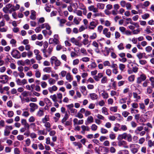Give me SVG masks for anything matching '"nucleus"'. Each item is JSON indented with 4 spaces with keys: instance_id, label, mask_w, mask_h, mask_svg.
Masks as SVG:
<instances>
[{
    "instance_id": "f257e3e1",
    "label": "nucleus",
    "mask_w": 154,
    "mask_h": 154,
    "mask_svg": "<svg viewBox=\"0 0 154 154\" xmlns=\"http://www.w3.org/2000/svg\"><path fill=\"white\" fill-rule=\"evenodd\" d=\"M69 114L66 113L61 120V123L64 125L65 127L70 126L72 125L71 121H67L69 119Z\"/></svg>"
},
{
    "instance_id": "f03ea898",
    "label": "nucleus",
    "mask_w": 154,
    "mask_h": 154,
    "mask_svg": "<svg viewBox=\"0 0 154 154\" xmlns=\"http://www.w3.org/2000/svg\"><path fill=\"white\" fill-rule=\"evenodd\" d=\"M50 62L52 65L54 64L55 67L59 66L61 63L60 61L54 56H53L51 57L50 59Z\"/></svg>"
},
{
    "instance_id": "7ed1b4c3",
    "label": "nucleus",
    "mask_w": 154,
    "mask_h": 154,
    "mask_svg": "<svg viewBox=\"0 0 154 154\" xmlns=\"http://www.w3.org/2000/svg\"><path fill=\"white\" fill-rule=\"evenodd\" d=\"M138 145L137 144L131 143L129 145V148L131 152L134 154L137 153L138 150V148L136 146Z\"/></svg>"
},
{
    "instance_id": "20e7f679",
    "label": "nucleus",
    "mask_w": 154,
    "mask_h": 154,
    "mask_svg": "<svg viewBox=\"0 0 154 154\" xmlns=\"http://www.w3.org/2000/svg\"><path fill=\"white\" fill-rule=\"evenodd\" d=\"M118 145L119 146L122 147L125 149H128L129 148L127 142L124 140H118Z\"/></svg>"
},
{
    "instance_id": "39448f33",
    "label": "nucleus",
    "mask_w": 154,
    "mask_h": 154,
    "mask_svg": "<svg viewBox=\"0 0 154 154\" xmlns=\"http://www.w3.org/2000/svg\"><path fill=\"white\" fill-rule=\"evenodd\" d=\"M11 54L12 57L15 58L19 59L21 57L20 53L16 49H14L12 51Z\"/></svg>"
},
{
    "instance_id": "423d86ee",
    "label": "nucleus",
    "mask_w": 154,
    "mask_h": 154,
    "mask_svg": "<svg viewBox=\"0 0 154 154\" xmlns=\"http://www.w3.org/2000/svg\"><path fill=\"white\" fill-rule=\"evenodd\" d=\"M8 76L6 75H0V83L2 84L6 83L8 81Z\"/></svg>"
},
{
    "instance_id": "0eeeda50",
    "label": "nucleus",
    "mask_w": 154,
    "mask_h": 154,
    "mask_svg": "<svg viewBox=\"0 0 154 154\" xmlns=\"http://www.w3.org/2000/svg\"><path fill=\"white\" fill-rule=\"evenodd\" d=\"M146 78V75L142 73L140 76L137 78V84H140L142 81H145Z\"/></svg>"
},
{
    "instance_id": "6e6552de",
    "label": "nucleus",
    "mask_w": 154,
    "mask_h": 154,
    "mask_svg": "<svg viewBox=\"0 0 154 154\" xmlns=\"http://www.w3.org/2000/svg\"><path fill=\"white\" fill-rule=\"evenodd\" d=\"M101 24L104 25L106 27H109L111 25V22L108 20H104L103 18H101L100 20Z\"/></svg>"
},
{
    "instance_id": "1a4fd4ad",
    "label": "nucleus",
    "mask_w": 154,
    "mask_h": 154,
    "mask_svg": "<svg viewBox=\"0 0 154 154\" xmlns=\"http://www.w3.org/2000/svg\"><path fill=\"white\" fill-rule=\"evenodd\" d=\"M79 9L83 10V13L84 15H86L87 13V10L86 7L82 3H79Z\"/></svg>"
},
{
    "instance_id": "9d476101",
    "label": "nucleus",
    "mask_w": 154,
    "mask_h": 154,
    "mask_svg": "<svg viewBox=\"0 0 154 154\" xmlns=\"http://www.w3.org/2000/svg\"><path fill=\"white\" fill-rule=\"evenodd\" d=\"M99 92L100 93L102 92L101 94V95L103 98L104 99H106L109 97V95L108 93L106 92L104 90H100L98 89Z\"/></svg>"
},
{
    "instance_id": "9b49d317",
    "label": "nucleus",
    "mask_w": 154,
    "mask_h": 154,
    "mask_svg": "<svg viewBox=\"0 0 154 154\" xmlns=\"http://www.w3.org/2000/svg\"><path fill=\"white\" fill-rule=\"evenodd\" d=\"M103 33L106 37L109 38L111 37V32L109 31V29L107 28H105L103 29Z\"/></svg>"
},
{
    "instance_id": "f8f14e48",
    "label": "nucleus",
    "mask_w": 154,
    "mask_h": 154,
    "mask_svg": "<svg viewBox=\"0 0 154 154\" xmlns=\"http://www.w3.org/2000/svg\"><path fill=\"white\" fill-rule=\"evenodd\" d=\"M48 42L50 44H54L55 45H57L60 43V42L58 39H56L53 38H51L49 39Z\"/></svg>"
},
{
    "instance_id": "ddd939ff",
    "label": "nucleus",
    "mask_w": 154,
    "mask_h": 154,
    "mask_svg": "<svg viewBox=\"0 0 154 154\" xmlns=\"http://www.w3.org/2000/svg\"><path fill=\"white\" fill-rule=\"evenodd\" d=\"M13 7V5L11 4H7L5 7L3 8V11L5 13H7L9 11L10 8Z\"/></svg>"
},
{
    "instance_id": "4468645a",
    "label": "nucleus",
    "mask_w": 154,
    "mask_h": 154,
    "mask_svg": "<svg viewBox=\"0 0 154 154\" xmlns=\"http://www.w3.org/2000/svg\"><path fill=\"white\" fill-rule=\"evenodd\" d=\"M98 24L97 22L94 21L90 22L88 27V28L91 29H94Z\"/></svg>"
},
{
    "instance_id": "2eb2a0df",
    "label": "nucleus",
    "mask_w": 154,
    "mask_h": 154,
    "mask_svg": "<svg viewBox=\"0 0 154 154\" xmlns=\"http://www.w3.org/2000/svg\"><path fill=\"white\" fill-rule=\"evenodd\" d=\"M29 106L30 107V111L31 112H33L38 108L37 105L34 103H31L29 104Z\"/></svg>"
},
{
    "instance_id": "dca6fc26",
    "label": "nucleus",
    "mask_w": 154,
    "mask_h": 154,
    "mask_svg": "<svg viewBox=\"0 0 154 154\" xmlns=\"http://www.w3.org/2000/svg\"><path fill=\"white\" fill-rule=\"evenodd\" d=\"M127 134L126 133L119 134L117 138V139L118 140H122L123 139H125L127 138Z\"/></svg>"
},
{
    "instance_id": "f3484780",
    "label": "nucleus",
    "mask_w": 154,
    "mask_h": 154,
    "mask_svg": "<svg viewBox=\"0 0 154 154\" xmlns=\"http://www.w3.org/2000/svg\"><path fill=\"white\" fill-rule=\"evenodd\" d=\"M89 11H92L94 13H96L98 12V9L96 8L94 5H91L88 7Z\"/></svg>"
},
{
    "instance_id": "a211bd4d",
    "label": "nucleus",
    "mask_w": 154,
    "mask_h": 154,
    "mask_svg": "<svg viewBox=\"0 0 154 154\" xmlns=\"http://www.w3.org/2000/svg\"><path fill=\"white\" fill-rule=\"evenodd\" d=\"M92 45L95 48V51L97 53H99L100 51L99 49V45L98 43L95 41H93L92 42Z\"/></svg>"
},
{
    "instance_id": "6ab92c4d",
    "label": "nucleus",
    "mask_w": 154,
    "mask_h": 154,
    "mask_svg": "<svg viewBox=\"0 0 154 154\" xmlns=\"http://www.w3.org/2000/svg\"><path fill=\"white\" fill-rule=\"evenodd\" d=\"M94 122V119L91 116H89L87 118L86 121L85 122V124L86 125L91 124Z\"/></svg>"
},
{
    "instance_id": "aec40b11",
    "label": "nucleus",
    "mask_w": 154,
    "mask_h": 154,
    "mask_svg": "<svg viewBox=\"0 0 154 154\" xmlns=\"http://www.w3.org/2000/svg\"><path fill=\"white\" fill-rule=\"evenodd\" d=\"M48 89L50 93H52L54 91H55L57 90V88L55 85H53L51 87H49Z\"/></svg>"
},
{
    "instance_id": "412c9836",
    "label": "nucleus",
    "mask_w": 154,
    "mask_h": 154,
    "mask_svg": "<svg viewBox=\"0 0 154 154\" xmlns=\"http://www.w3.org/2000/svg\"><path fill=\"white\" fill-rule=\"evenodd\" d=\"M41 27L42 29L45 28L48 30H50L51 28L50 26L47 23H45L41 25Z\"/></svg>"
},
{
    "instance_id": "4be33fe9",
    "label": "nucleus",
    "mask_w": 154,
    "mask_h": 154,
    "mask_svg": "<svg viewBox=\"0 0 154 154\" xmlns=\"http://www.w3.org/2000/svg\"><path fill=\"white\" fill-rule=\"evenodd\" d=\"M30 18L32 20H35L36 19V12L35 11L32 10L31 11Z\"/></svg>"
},
{
    "instance_id": "5701e85b",
    "label": "nucleus",
    "mask_w": 154,
    "mask_h": 154,
    "mask_svg": "<svg viewBox=\"0 0 154 154\" xmlns=\"http://www.w3.org/2000/svg\"><path fill=\"white\" fill-rule=\"evenodd\" d=\"M43 123H44V126L46 127V130L48 132L50 131L51 130V125L50 123L48 122Z\"/></svg>"
},
{
    "instance_id": "b1692460",
    "label": "nucleus",
    "mask_w": 154,
    "mask_h": 154,
    "mask_svg": "<svg viewBox=\"0 0 154 154\" xmlns=\"http://www.w3.org/2000/svg\"><path fill=\"white\" fill-rule=\"evenodd\" d=\"M52 69L51 67H47L43 69V71L44 72L47 73H53V71L52 70Z\"/></svg>"
},
{
    "instance_id": "393cba45",
    "label": "nucleus",
    "mask_w": 154,
    "mask_h": 154,
    "mask_svg": "<svg viewBox=\"0 0 154 154\" xmlns=\"http://www.w3.org/2000/svg\"><path fill=\"white\" fill-rule=\"evenodd\" d=\"M140 108L143 113H144L146 111L145 106L144 103H141L139 104Z\"/></svg>"
},
{
    "instance_id": "a878e982",
    "label": "nucleus",
    "mask_w": 154,
    "mask_h": 154,
    "mask_svg": "<svg viewBox=\"0 0 154 154\" xmlns=\"http://www.w3.org/2000/svg\"><path fill=\"white\" fill-rule=\"evenodd\" d=\"M152 29L149 26H148L145 29H144V32L146 33L147 34H149L150 33H152Z\"/></svg>"
},
{
    "instance_id": "bb28decb",
    "label": "nucleus",
    "mask_w": 154,
    "mask_h": 154,
    "mask_svg": "<svg viewBox=\"0 0 154 154\" xmlns=\"http://www.w3.org/2000/svg\"><path fill=\"white\" fill-rule=\"evenodd\" d=\"M66 79L69 82H70L73 80V78L70 73L69 72H68L66 75Z\"/></svg>"
},
{
    "instance_id": "cd10ccee",
    "label": "nucleus",
    "mask_w": 154,
    "mask_h": 154,
    "mask_svg": "<svg viewBox=\"0 0 154 154\" xmlns=\"http://www.w3.org/2000/svg\"><path fill=\"white\" fill-rule=\"evenodd\" d=\"M23 112L22 114V116L26 117H28L30 115L28 110L27 109H23Z\"/></svg>"
},
{
    "instance_id": "c85d7f7f",
    "label": "nucleus",
    "mask_w": 154,
    "mask_h": 154,
    "mask_svg": "<svg viewBox=\"0 0 154 154\" xmlns=\"http://www.w3.org/2000/svg\"><path fill=\"white\" fill-rule=\"evenodd\" d=\"M126 21H130V23L131 24L135 26H136V27H137V28L139 27V24H138V23H137L133 22L132 21V20L131 18H127L126 19Z\"/></svg>"
},
{
    "instance_id": "c756f323",
    "label": "nucleus",
    "mask_w": 154,
    "mask_h": 154,
    "mask_svg": "<svg viewBox=\"0 0 154 154\" xmlns=\"http://www.w3.org/2000/svg\"><path fill=\"white\" fill-rule=\"evenodd\" d=\"M97 7L98 9L103 10L105 7V4L102 3H98L97 4Z\"/></svg>"
},
{
    "instance_id": "7c9ffc66",
    "label": "nucleus",
    "mask_w": 154,
    "mask_h": 154,
    "mask_svg": "<svg viewBox=\"0 0 154 154\" xmlns=\"http://www.w3.org/2000/svg\"><path fill=\"white\" fill-rule=\"evenodd\" d=\"M89 95L91 99L92 100H96L98 98L97 95L95 93L90 94Z\"/></svg>"
},
{
    "instance_id": "2f4dec72",
    "label": "nucleus",
    "mask_w": 154,
    "mask_h": 154,
    "mask_svg": "<svg viewBox=\"0 0 154 154\" xmlns=\"http://www.w3.org/2000/svg\"><path fill=\"white\" fill-rule=\"evenodd\" d=\"M82 20V19L81 18H79L78 19L76 17H75L73 20V23L74 24L78 25L79 24L80 21Z\"/></svg>"
},
{
    "instance_id": "473e14b6",
    "label": "nucleus",
    "mask_w": 154,
    "mask_h": 154,
    "mask_svg": "<svg viewBox=\"0 0 154 154\" xmlns=\"http://www.w3.org/2000/svg\"><path fill=\"white\" fill-rule=\"evenodd\" d=\"M53 47L52 46H49L48 48V49L47 53L48 55V57L50 56L51 54V52L53 51Z\"/></svg>"
},
{
    "instance_id": "72a5a7b5",
    "label": "nucleus",
    "mask_w": 154,
    "mask_h": 154,
    "mask_svg": "<svg viewBox=\"0 0 154 154\" xmlns=\"http://www.w3.org/2000/svg\"><path fill=\"white\" fill-rule=\"evenodd\" d=\"M146 54L145 53H139L137 54V57L139 59V60H140L143 58L144 56H145Z\"/></svg>"
},
{
    "instance_id": "f704fd0d",
    "label": "nucleus",
    "mask_w": 154,
    "mask_h": 154,
    "mask_svg": "<svg viewBox=\"0 0 154 154\" xmlns=\"http://www.w3.org/2000/svg\"><path fill=\"white\" fill-rule=\"evenodd\" d=\"M19 97L20 98L22 103H24L25 101L26 102H29L30 101L29 99V97L24 98V97H23L21 96H20Z\"/></svg>"
},
{
    "instance_id": "c9c22d12",
    "label": "nucleus",
    "mask_w": 154,
    "mask_h": 154,
    "mask_svg": "<svg viewBox=\"0 0 154 154\" xmlns=\"http://www.w3.org/2000/svg\"><path fill=\"white\" fill-rule=\"evenodd\" d=\"M74 13L76 14V15L82 17V11L79 10H76L74 11Z\"/></svg>"
},
{
    "instance_id": "e433bc0d",
    "label": "nucleus",
    "mask_w": 154,
    "mask_h": 154,
    "mask_svg": "<svg viewBox=\"0 0 154 154\" xmlns=\"http://www.w3.org/2000/svg\"><path fill=\"white\" fill-rule=\"evenodd\" d=\"M81 128L82 129V132H84L85 131H89L90 130V128L88 126L83 125L81 126Z\"/></svg>"
},
{
    "instance_id": "4c0bfd02",
    "label": "nucleus",
    "mask_w": 154,
    "mask_h": 154,
    "mask_svg": "<svg viewBox=\"0 0 154 154\" xmlns=\"http://www.w3.org/2000/svg\"><path fill=\"white\" fill-rule=\"evenodd\" d=\"M38 135H46L47 134V132H45L44 130H38Z\"/></svg>"
},
{
    "instance_id": "58836bf2",
    "label": "nucleus",
    "mask_w": 154,
    "mask_h": 154,
    "mask_svg": "<svg viewBox=\"0 0 154 154\" xmlns=\"http://www.w3.org/2000/svg\"><path fill=\"white\" fill-rule=\"evenodd\" d=\"M50 98L54 102H57V96L56 94L51 95L50 97Z\"/></svg>"
},
{
    "instance_id": "ea45409f",
    "label": "nucleus",
    "mask_w": 154,
    "mask_h": 154,
    "mask_svg": "<svg viewBox=\"0 0 154 154\" xmlns=\"http://www.w3.org/2000/svg\"><path fill=\"white\" fill-rule=\"evenodd\" d=\"M152 112L151 111H148L145 113L144 116L146 117H149L152 116Z\"/></svg>"
},
{
    "instance_id": "a19ab883",
    "label": "nucleus",
    "mask_w": 154,
    "mask_h": 154,
    "mask_svg": "<svg viewBox=\"0 0 154 154\" xmlns=\"http://www.w3.org/2000/svg\"><path fill=\"white\" fill-rule=\"evenodd\" d=\"M109 138L111 140H114L116 139V136L115 134L112 132H111L109 135Z\"/></svg>"
},
{
    "instance_id": "79ce46f5",
    "label": "nucleus",
    "mask_w": 154,
    "mask_h": 154,
    "mask_svg": "<svg viewBox=\"0 0 154 154\" xmlns=\"http://www.w3.org/2000/svg\"><path fill=\"white\" fill-rule=\"evenodd\" d=\"M48 81L49 84L50 85H53L56 82L55 80L51 78H50Z\"/></svg>"
},
{
    "instance_id": "37998d69",
    "label": "nucleus",
    "mask_w": 154,
    "mask_h": 154,
    "mask_svg": "<svg viewBox=\"0 0 154 154\" xmlns=\"http://www.w3.org/2000/svg\"><path fill=\"white\" fill-rule=\"evenodd\" d=\"M81 91L84 95L86 96L87 94V93H85V91H86V88L85 86H83L81 87Z\"/></svg>"
},
{
    "instance_id": "c03bdc74",
    "label": "nucleus",
    "mask_w": 154,
    "mask_h": 154,
    "mask_svg": "<svg viewBox=\"0 0 154 154\" xmlns=\"http://www.w3.org/2000/svg\"><path fill=\"white\" fill-rule=\"evenodd\" d=\"M44 114V111L43 110L40 109L37 112V116L39 117H41L43 116Z\"/></svg>"
},
{
    "instance_id": "a18cd8bd",
    "label": "nucleus",
    "mask_w": 154,
    "mask_h": 154,
    "mask_svg": "<svg viewBox=\"0 0 154 154\" xmlns=\"http://www.w3.org/2000/svg\"><path fill=\"white\" fill-rule=\"evenodd\" d=\"M118 107L116 106L110 107L109 110L112 112H116L117 111Z\"/></svg>"
},
{
    "instance_id": "49530a36",
    "label": "nucleus",
    "mask_w": 154,
    "mask_h": 154,
    "mask_svg": "<svg viewBox=\"0 0 154 154\" xmlns=\"http://www.w3.org/2000/svg\"><path fill=\"white\" fill-rule=\"evenodd\" d=\"M102 112L105 115H108L109 113L107 112V109L106 107H103L101 109Z\"/></svg>"
},
{
    "instance_id": "de8ad7c7",
    "label": "nucleus",
    "mask_w": 154,
    "mask_h": 154,
    "mask_svg": "<svg viewBox=\"0 0 154 154\" xmlns=\"http://www.w3.org/2000/svg\"><path fill=\"white\" fill-rule=\"evenodd\" d=\"M148 145L150 148L154 146V141H152L151 140H149L148 141Z\"/></svg>"
},
{
    "instance_id": "09e8293b",
    "label": "nucleus",
    "mask_w": 154,
    "mask_h": 154,
    "mask_svg": "<svg viewBox=\"0 0 154 154\" xmlns=\"http://www.w3.org/2000/svg\"><path fill=\"white\" fill-rule=\"evenodd\" d=\"M135 79V75H131L130 76H129L128 78V80L129 82H133Z\"/></svg>"
},
{
    "instance_id": "8fccbe9b",
    "label": "nucleus",
    "mask_w": 154,
    "mask_h": 154,
    "mask_svg": "<svg viewBox=\"0 0 154 154\" xmlns=\"http://www.w3.org/2000/svg\"><path fill=\"white\" fill-rule=\"evenodd\" d=\"M97 67V64L95 62H92L89 65H88V67L91 69H92Z\"/></svg>"
},
{
    "instance_id": "3c124183",
    "label": "nucleus",
    "mask_w": 154,
    "mask_h": 154,
    "mask_svg": "<svg viewBox=\"0 0 154 154\" xmlns=\"http://www.w3.org/2000/svg\"><path fill=\"white\" fill-rule=\"evenodd\" d=\"M133 95L134 98L136 99V100L137 101H138V100H140V96L136 93H133Z\"/></svg>"
},
{
    "instance_id": "603ef678",
    "label": "nucleus",
    "mask_w": 154,
    "mask_h": 154,
    "mask_svg": "<svg viewBox=\"0 0 154 154\" xmlns=\"http://www.w3.org/2000/svg\"><path fill=\"white\" fill-rule=\"evenodd\" d=\"M97 35L96 33L94 32L92 34V35L89 37V38L91 40H94L96 39L97 37Z\"/></svg>"
},
{
    "instance_id": "864d4df0",
    "label": "nucleus",
    "mask_w": 154,
    "mask_h": 154,
    "mask_svg": "<svg viewBox=\"0 0 154 154\" xmlns=\"http://www.w3.org/2000/svg\"><path fill=\"white\" fill-rule=\"evenodd\" d=\"M35 75L36 78H39L41 75V73L38 70H36L35 71Z\"/></svg>"
},
{
    "instance_id": "5fc2aeb1",
    "label": "nucleus",
    "mask_w": 154,
    "mask_h": 154,
    "mask_svg": "<svg viewBox=\"0 0 154 154\" xmlns=\"http://www.w3.org/2000/svg\"><path fill=\"white\" fill-rule=\"evenodd\" d=\"M82 43L84 45L89 44V41L88 38H85L82 42Z\"/></svg>"
},
{
    "instance_id": "6e6d98bb",
    "label": "nucleus",
    "mask_w": 154,
    "mask_h": 154,
    "mask_svg": "<svg viewBox=\"0 0 154 154\" xmlns=\"http://www.w3.org/2000/svg\"><path fill=\"white\" fill-rule=\"evenodd\" d=\"M127 141L129 142H131L132 141V137L130 134H128L127 136Z\"/></svg>"
},
{
    "instance_id": "4d7b16f0",
    "label": "nucleus",
    "mask_w": 154,
    "mask_h": 154,
    "mask_svg": "<svg viewBox=\"0 0 154 154\" xmlns=\"http://www.w3.org/2000/svg\"><path fill=\"white\" fill-rule=\"evenodd\" d=\"M73 144L75 146H78L79 148L82 147V144L79 142H74L73 143Z\"/></svg>"
},
{
    "instance_id": "13d9d810",
    "label": "nucleus",
    "mask_w": 154,
    "mask_h": 154,
    "mask_svg": "<svg viewBox=\"0 0 154 154\" xmlns=\"http://www.w3.org/2000/svg\"><path fill=\"white\" fill-rule=\"evenodd\" d=\"M101 133L102 134H106L108 132V131L106 129L102 128L100 129Z\"/></svg>"
},
{
    "instance_id": "bf43d9fd",
    "label": "nucleus",
    "mask_w": 154,
    "mask_h": 154,
    "mask_svg": "<svg viewBox=\"0 0 154 154\" xmlns=\"http://www.w3.org/2000/svg\"><path fill=\"white\" fill-rule=\"evenodd\" d=\"M49 120V116L46 115L45 116V117L42 119V121L43 123H45L47 121H48Z\"/></svg>"
},
{
    "instance_id": "052dcab7",
    "label": "nucleus",
    "mask_w": 154,
    "mask_h": 154,
    "mask_svg": "<svg viewBox=\"0 0 154 154\" xmlns=\"http://www.w3.org/2000/svg\"><path fill=\"white\" fill-rule=\"evenodd\" d=\"M97 126L95 124H93L91 126V128L92 131H96L97 129Z\"/></svg>"
},
{
    "instance_id": "680f3d73",
    "label": "nucleus",
    "mask_w": 154,
    "mask_h": 154,
    "mask_svg": "<svg viewBox=\"0 0 154 154\" xmlns=\"http://www.w3.org/2000/svg\"><path fill=\"white\" fill-rule=\"evenodd\" d=\"M44 101L47 105H48L50 104H51V102L50 100L47 98H44Z\"/></svg>"
},
{
    "instance_id": "e2e57ef3",
    "label": "nucleus",
    "mask_w": 154,
    "mask_h": 154,
    "mask_svg": "<svg viewBox=\"0 0 154 154\" xmlns=\"http://www.w3.org/2000/svg\"><path fill=\"white\" fill-rule=\"evenodd\" d=\"M70 110L71 113V115L72 116L76 114L77 111V109L74 108L71 109Z\"/></svg>"
},
{
    "instance_id": "0e129e2a",
    "label": "nucleus",
    "mask_w": 154,
    "mask_h": 154,
    "mask_svg": "<svg viewBox=\"0 0 154 154\" xmlns=\"http://www.w3.org/2000/svg\"><path fill=\"white\" fill-rule=\"evenodd\" d=\"M110 94L112 97H113L115 95L118 96L119 93H117L116 91L112 90L111 91Z\"/></svg>"
},
{
    "instance_id": "69168bd1",
    "label": "nucleus",
    "mask_w": 154,
    "mask_h": 154,
    "mask_svg": "<svg viewBox=\"0 0 154 154\" xmlns=\"http://www.w3.org/2000/svg\"><path fill=\"white\" fill-rule=\"evenodd\" d=\"M121 35L119 32L118 31H116L115 33V38L116 39H117L119 38L120 37Z\"/></svg>"
},
{
    "instance_id": "338daca9",
    "label": "nucleus",
    "mask_w": 154,
    "mask_h": 154,
    "mask_svg": "<svg viewBox=\"0 0 154 154\" xmlns=\"http://www.w3.org/2000/svg\"><path fill=\"white\" fill-rule=\"evenodd\" d=\"M49 77V75L48 74H44L43 75L42 78V79L43 81H45L48 80Z\"/></svg>"
},
{
    "instance_id": "774afa93",
    "label": "nucleus",
    "mask_w": 154,
    "mask_h": 154,
    "mask_svg": "<svg viewBox=\"0 0 154 154\" xmlns=\"http://www.w3.org/2000/svg\"><path fill=\"white\" fill-rule=\"evenodd\" d=\"M80 51L84 55H86L88 54L86 49L84 48H82L81 49Z\"/></svg>"
}]
</instances>
